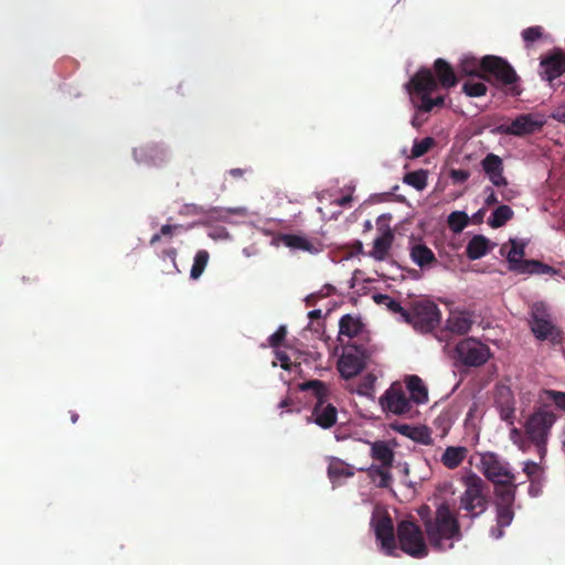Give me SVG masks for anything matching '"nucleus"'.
<instances>
[{
    "mask_svg": "<svg viewBox=\"0 0 565 565\" xmlns=\"http://www.w3.org/2000/svg\"><path fill=\"white\" fill-rule=\"evenodd\" d=\"M553 118L565 121V113L561 114L559 111H557L556 114H553Z\"/></svg>",
    "mask_w": 565,
    "mask_h": 565,
    "instance_id": "obj_61",
    "label": "nucleus"
},
{
    "mask_svg": "<svg viewBox=\"0 0 565 565\" xmlns=\"http://www.w3.org/2000/svg\"><path fill=\"white\" fill-rule=\"evenodd\" d=\"M504 393H500V397L498 399V404L500 406V416L505 422H511L514 417V403L511 398V392L508 388H504Z\"/></svg>",
    "mask_w": 565,
    "mask_h": 565,
    "instance_id": "obj_31",
    "label": "nucleus"
},
{
    "mask_svg": "<svg viewBox=\"0 0 565 565\" xmlns=\"http://www.w3.org/2000/svg\"><path fill=\"white\" fill-rule=\"evenodd\" d=\"M406 388L411 394V401L418 405L428 401V392L423 380L417 375H409L406 379Z\"/></svg>",
    "mask_w": 565,
    "mask_h": 565,
    "instance_id": "obj_20",
    "label": "nucleus"
},
{
    "mask_svg": "<svg viewBox=\"0 0 565 565\" xmlns=\"http://www.w3.org/2000/svg\"><path fill=\"white\" fill-rule=\"evenodd\" d=\"M356 246H359V250H361V249H362V243H361V242H359V241H358V242H356Z\"/></svg>",
    "mask_w": 565,
    "mask_h": 565,
    "instance_id": "obj_64",
    "label": "nucleus"
},
{
    "mask_svg": "<svg viewBox=\"0 0 565 565\" xmlns=\"http://www.w3.org/2000/svg\"><path fill=\"white\" fill-rule=\"evenodd\" d=\"M71 419L73 423H76L77 419H78V415L76 413H73L72 416H71Z\"/></svg>",
    "mask_w": 565,
    "mask_h": 565,
    "instance_id": "obj_63",
    "label": "nucleus"
},
{
    "mask_svg": "<svg viewBox=\"0 0 565 565\" xmlns=\"http://www.w3.org/2000/svg\"><path fill=\"white\" fill-rule=\"evenodd\" d=\"M541 467L535 462H526L524 467V472L527 475L530 479H532L536 473H539Z\"/></svg>",
    "mask_w": 565,
    "mask_h": 565,
    "instance_id": "obj_52",
    "label": "nucleus"
},
{
    "mask_svg": "<svg viewBox=\"0 0 565 565\" xmlns=\"http://www.w3.org/2000/svg\"><path fill=\"white\" fill-rule=\"evenodd\" d=\"M522 39L526 43V46L533 44L539 41L543 36V28L540 25H534L526 28L522 31Z\"/></svg>",
    "mask_w": 565,
    "mask_h": 565,
    "instance_id": "obj_44",
    "label": "nucleus"
},
{
    "mask_svg": "<svg viewBox=\"0 0 565 565\" xmlns=\"http://www.w3.org/2000/svg\"><path fill=\"white\" fill-rule=\"evenodd\" d=\"M484 213H486V210L484 209H480L477 213L473 214V221L476 223L482 222Z\"/></svg>",
    "mask_w": 565,
    "mask_h": 565,
    "instance_id": "obj_56",
    "label": "nucleus"
},
{
    "mask_svg": "<svg viewBox=\"0 0 565 565\" xmlns=\"http://www.w3.org/2000/svg\"><path fill=\"white\" fill-rule=\"evenodd\" d=\"M525 269L522 274H537V275H551L555 273V269L540 260L531 259L524 263Z\"/></svg>",
    "mask_w": 565,
    "mask_h": 565,
    "instance_id": "obj_38",
    "label": "nucleus"
},
{
    "mask_svg": "<svg viewBox=\"0 0 565 565\" xmlns=\"http://www.w3.org/2000/svg\"><path fill=\"white\" fill-rule=\"evenodd\" d=\"M373 299L377 305L386 307L393 313H399L403 319L405 318L406 309H404L401 303L393 299L391 296L384 294H375Z\"/></svg>",
    "mask_w": 565,
    "mask_h": 565,
    "instance_id": "obj_37",
    "label": "nucleus"
},
{
    "mask_svg": "<svg viewBox=\"0 0 565 565\" xmlns=\"http://www.w3.org/2000/svg\"><path fill=\"white\" fill-rule=\"evenodd\" d=\"M376 539L381 542L382 548L390 556L395 555L396 542L394 525L390 515H384L373 522Z\"/></svg>",
    "mask_w": 565,
    "mask_h": 565,
    "instance_id": "obj_16",
    "label": "nucleus"
},
{
    "mask_svg": "<svg viewBox=\"0 0 565 565\" xmlns=\"http://www.w3.org/2000/svg\"><path fill=\"white\" fill-rule=\"evenodd\" d=\"M482 78L493 79L498 86L507 87L512 96L521 95V89L515 85L520 77L511 64L500 56L486 55L482 57Z\"/></svg>",
    "mask_w": 565,
    "mask_h": 565,
    "instance_id": "obj_5",
    "label": "nucleus"
},
{
    "mask_svg": "<svg viewBox=\"0 0 565 565\" xmlns=\"http://www.w3.org/2000/svg\"><path fill=\"white\" fill-rule=\"evenodd\" d=\"M394 235L391 231H386L374 241L371 256L376 260H384L391 249Z\"/></svg>",
    "mask_w": 565,
    "mask_h": 565,
    "instance_id": "obj_27",
    "label": "nucleus"
},
{
    "mask_svg": "<svg viewBox=\"0 0 565 565\" xmlns=\"http://www.w3.org/2000/svg\"><path fill=\"white\" fill-rule=\"evenodd\" d=\"M392 428L403 436L411 438L414 426L407 424L392 425Z\"/></svg>",
    "mask_w": 565,
    "mask_h": 565,
    "instance_id": "obj_51",
    "label": "nucleus"
},
{
    "mask_svg": "<svg viewBox=\"0 0 565 565\" xmlns=\"http://www.w3.org/2000/svg\"><path fill=\"white\" fill-rule=\"evenodd\" d=\"M548 398L555 403V405L565 411V392H558L550 390L546 392Z\"/></svg>",
    "mask_w": 565,
    "mask_h": 565,
    "instance_id": "obj_47",
    "label": "nucleus"
},
{
    "mask_svg": "<svg viewBox=\"0 0 565 565\" xmlns=\"http://www.w3.org/2000/svg\"><path fill=\"white\" fill-rule=\"evenodd\" d=\"M375 381V377H372V376H367L365 382H364V386L366 388H371L372 385H373V382Z\"/></svg>",
    "mask_w": 565,
    "mask_h": 565,
    "instance_id": "obj_60",
    "label": "nucleus"
},
{
    "mask_svg": "<svg viewBox=\"0 0 565 565\" xmlns=\"http://www.w3.org/2000/svg\"><path fill=\"white\" fill-rule=\"evenodd\" d=\"M134 156L139 162L160 166L167 159V151L159 145H147L135 149Z\"/></svg>",
    "mask_w": 565,
    "mask_h": 565,
    "instance_id": "obj_17",
    "label": "nucleus"
},
{
    "mask_svg": "<svg viewBox=\"0 0 565 565\" xmlns=\"http://www.w3.org/2000/svg\"><path fill=\"white\" fill-rule=\"evenodd\" d=\"M435 145V140L431 137H425L420 140H415L412 148V158H419L426 154Z\"/></svg>",
    "mask_w": 565,
    "mask_h": 565,
    "instance_id": "obj_40",
    "label": "nucleus"
},
{
    "mask_svg": "<svg viewBox=\"0 0 565 565\" xmlns=\"http://www.w3.org/2000/svg\"><path fill=\"white\" fill-rule=\"evenodd\" d=\"M164 254L173 260L175 264V257H177V249L175 248H169L164 250Z\"/></svg>",
    "mask_w": 565,
    "mask_h": 565,
    "instance_id": "obj_57",
    "label": "nucleus"
},
{
    "mask_svg": "<svg viewBox=\"0 0 565 565\" xmlns=\"http://www.w3.org/2000/svg\"><path fill=\"white\" fill-rule=\"evenodd\" d=\"M228 173L233 177V178H242L245 173V170L243 169H239V168H235V169H231L228 171Z\"/></svg>",
    "mask_w": 565,
    "mask_h": 565,
    "instance_id": "obj_55",
    "label": "nucleus"
},
{
    "mask_svg": "<svg viewBox=\"0 0 565 565\" xmlns=\"http://www.w3.org/2000/svg\"><path fill=\"white\" fill-rule=\"evenodd\" d=\"M465 487L459 497L458 510L463 511V518L471 521L483 514L489 507V487L487 482L476 473H469L462 478Z\"/></svg>",
    "mask_w": 565,
    "mask_h": 565,
    "instance_id": "obj_3",
    "label": "nucleus"
},
{
    "mask_svg": "<svg viewBox=\"0 0 565 565\" xmlns=\"http://www.w3.org/2000/svg\"><path fill=\"white\" fill-rule=\"evenodd\" d=\"M352 202L351 195H344L341 199L338 200V205L340 206H348Z\"/></svg>",
    "mask_w": 565,
    "mask_h": 565,
    "instance_id": "obj_54",
    "label": "nucleus"
},
{
    "mask_svg": "<svg viewBox=\"0 0 565 565\" xmlns=\"http://www.w3.org/2000/svg\"><path fill=\"white\" fill-rule=\"evenodd\" d=\"M490 248V241L486 236L475 235L466 247V255L471 260L479 259L488 254Z\"/></svg>",
    "mask_w": 565,
    "mask_h": 565,
    "instance_id": "obj_23",
    "label": "nucleus"
},
{
    "mask_svg": "<svg viewBox=\"0 0 565 565\" xmlns=\"http://www.w3.org/2000/svg\"><path fill=\"white\" fill-rule=\"evenodd\" d=\"M484 194H486V198H484L486 206H492L498 203L497 194L492 188H490V186L486 188Z\"/></svg>",
    "mask_w": 565,
    "mask_h": 565,
    "instance_id": "obj_49",
    "label": "nucleus"
},
{
    "mask_svg": "<svg viewBox=\"0 0 565 565\" xmlns=\"http://www.w3.org/2000/svg\"><path fill=\"white\" fill-rule=\"evenodd\" d=\"M308 317L313 320V319H320L321 318V310L320 309H315V310H311L309 313H308Z\"/></svg>",
    "mask_w": 565,
    "mask_h": 565,
    "instance_id": "obj_58",
    "label": "nucleus"
},
{
    "mask_svg": "<svg viewBox=\"0 0 565 565\" xmlns=\"http://www.w3.org/2000/svg\"><path fill=\"white\" fill-rule=\"evenodd\" d=\"M411 439L426 446L433 444L430 430L426 426L414 427Z\"/></svg>",
    "mask_w": 565,
    "mask_h": 565,
    "instance_id": "obj_43",
    "label": "nucleus"
},
{
    "mask_svg": "<svg viewBox=\"0 0 565 565\" xmlns=\"http://www.w3.org/2000/svg\"><path fill=\"white\" fill-rule=\"evenodd\" d=\"M376 352L369 343H349L338 362V370L345 380L353 379L365 367L367 360Z\"/></svg>",
    "mask_w": 565,
    "mask_h": 565,
    "instance_id": "obj_7",
    "label": "nucleus"
},
{
    "mask_svg": "<svg viewBox=\"0 0 565 565\" xmlns=\"http://www.w3.org/2000/svg\"><path fill=\"white\" fill-rule=\"evenodd\" d=\"M428 172L424 169L407 172L403 177V182L417 191H423L427 186Z\"/></svg>",
    "mask_w": 565,
    "mask_h": 565,
    "instance_id": "obj_30",
    "label": "nucleus"
},
{
    "mask_svg": "<svg viewBox=\"0 0 565 565\" xmlns=\"http://www.w3.org/2000/svg\"><path fill=\"white\" fill-rule=\"evenodd\" d=\"M540 66L541 77L553 82L565 73V53L561 49H554L541 58Z\"/></svg>",
    "mask_w": 565,
    "mask_h": 565,
    "instance_id": "obj_15",
    "label": "nucleus"
},
{
    "mask_svg": "<svg viewBox=\"0 0 565 565\" xmlns=\"http://www.w3.org/2000/svg\"><path fill=\"white\" fill-rule=\"evenodd\" d=\"M286 335H287V329L285 326H280L276 332H274L269 338H268V343H269V347L274 348V349H277L279 348L284 340L286 339Z\"/></svg>",
    "mask_w": 565,
    "mask_h": 565,
    "instance_id": "obj_46",
    "label": "nucleus"
},
{
    "mask_svg": "<svg viewBox=\"0 0 565 565\" xmlns=\"http://www.w3.org/2000/svg\"><path fill=\"white\" fill-rule=\"evenodd\" d=\"M354 476V468L339 458H332L328 466V477L333 486H340L341 481Z\"/></svg>",
    "mask_w": 565,
    "mask_h": 565,
    "instance_id": "obj_18",
    "label": "nucleus"
},
{
    "mask_svg": "<svg viewBox=\"0 0 565 565\" xmlns=\"http://www.w3.org/2000/svg\"><path fill=\"white\" fill-rule=\"evenodd\" d=\"M458 83L452 66L437 58L433 68L420 67L405 85L409 99L418 113L428 114L445 105L446 96L435 95L439 87L449 89Z\"/></svg>",
    "mask_w": 565,
    "mask_h": 565,
    "instance_id": "obj_1",
    "label": "nucleus"
},
{
    "mask_svg": "<svg viewBox=\"0 0 565 565\" xmlns=\"http://www.w3.org/2000/svg\"><path fill=\"white\" fill-rule=\"evenodd\" d=\"M380 404L384 412L398 416L413 417L416 413L414 403L406 395V391L401 383H393L380 398Z\"/></svg>",
    "mask_w": 565,
    "mask_h": 565,
    "instance_id": "obj_11",
    "label": "nucleus"
},
{
    "mask_svg": "<svg viewBox=\"0 0 565 565\" xmlns=\"http://www.w3.org/2000/svg\"><path fill=\"white\" fill-rule=\"evenodd\" d=\"M524 257V245L518 243L514 239H511V248L508 253V262L510 264V269L514 270L519 274H522L525 269L524 263L527 260L523 259Z\"/></svg>",
    "mask_w": 565,
    "mask_h": 565,
    "instance_id": "obj_25",
    "label": "nucleus"
},
{
    "mask_svg": "<svg viewBox=\"0 0 565 565\" xmlns=\"http://www.w3.org/2000/svg\"><path fill=\"white\" fill-rule=\"evenodd\" d=\"M468 224V215L462 211H455L448 216L449 228L455 232H461Z\"/></svg>",
    "mask_w": 565,
    "mask_h": 565,
    "instance_id": "obj_39",
    "label": "nucleus"
},
{
    "mask_svg": "<svg viewBox=\"0 0 565 565\" xmlns=\"http://www.w3.org/2000/svg\"><path fill=\"white\" fill-rule=\"evenodd\" d=\"M502 171L503 170H499L492 174H488V177H489L490 181L493 183V185L501 186V185L507 184V179L503 177Z\"/></svg>",
    "mask_w": 565,
    "mask_h": 565,
    "instance_id": "obj_50",
    "label": "nucleus"
},
{
    "mask_svg": "<svg viewBox=\"0 0 565 565\" xmlns=\"http://www.w3.org/2000/svg\"><path fill=\"white\" fill-rule=\"evenodd\" d=\"M424 525L430 545L440 552L452 548L454 544L448 541H460L462 537L458 515L448 503H441L434 518L425 520Z\"/></svg>",
    "mask_w": 565,
    "mask_h": 565,
    "instance_id": "obj_2",
    "label": "nucleus"
},
{
    "mask_svg": "<svg viewBox=\"0 0 565 565\" xmlns=\"http://www.w3.org/2000/svg\"><path fill=\"white\" fill-rule=\"evenodd\" d=\"M472 323L473 321L468 312H451L447 320V328L452 333L465 334L471 329Z\"/></svg>",
    "mask_w": 565,
    "mask_h": 565,
    "instance_id": "obj_21",
    "label": "nucleus"
},
{
    "mask_svg": "<svg viewBox=\"0 0 565 565\" xmlns=\"http://www.w3.org/2000/svg\"><path fill=\"white\" fill-rule=\"evenodd\" d=\"M455 354L461 364L475 367L483 365L491 356L489 347L475 338H466L458 342Z\"/></svg>",
    "mask_w": 565,
    "mask_h": 565,
    "instance_id": "obj_12",
    "label": "nucleus"
},
{
    "mask_svg": "<svg viewBox=\"0 0 565 565\" xmlns=\"http://www.w3.org/2000/svg\"><path fill=\"white\" fill-rule=\"evenodd\" d=\"M481 471L484 477L494 484L514 481V475L509 463L501 460L499 456L492 452L482 456Z\"/></svg>",
    "mask_w": 565,
    "mask_h": 565,
    "instance_id": "obj_14",
    "label": "nucleus"
},
{
    "mask_svg": "<svg viewBox=\"0 0 565 565\" xmlns=\"http://www.w3.org/2000/svg\"><path fill=\"white\" fill-rule=\"evenodd\" d=\"M529 324L537 340L547 341L552 345L563 344L564 331L553 322L552 316L544 303L536 302L532 306Z\"/></svg>",
    "mask_w": 565,
    "mask_h": 565,
    "instance_id": "obj_6",
    "label": "nucleus"
},
{
    "mask_svg": "<svg viewBox=\"0 0 565 565\" xmlns=\"http://www.w3.org/2000/svg\"><path fill=\"white\" fill-rule=\"evenodd\" d=\"M181 227V225H162L160 228V232L157 234H153L150 238V244L156 245L158 242H160L162 236L171 238L173 236V231Z\"/></svg>",
    "mask_w": 565,
    "mask_h": 565,
    "instance_id": "obj_45",
    "label": "nucleus"
},
{
    "mask_svg": "<svg viewBox=\"0 0 565 565\" xmlns=\"http://www.w3.org/2000/svg\"><path fill=\"white\" fill-rule=\"evenodd\" d=\"M512 505L513 504H497V522L500 527L498 534L494 535L497 539L502 536V527L509 526L513 520L514 512Z\"/></svg>",
    "mask_w": 565,
    "mask_h": 565,
    "instance_id": "obj_32",
    "label": "nucleus"
},
{
    "mask_svg": "<svg viewBox=\"0 0 565 565\" xmlns=\"http://www.w3.org/2000/svg\"><path fill=\"white\" fill-rule=\"evenodd\" d=\"M276 355L281 363V367L285 370H290L289 356L285 352H277Z\"/></svg>",
    "mask_w": 565,
    "mask_h": 565,
    "instance_id": "obj_53",
    "label": "nucleus"
},
{
    "mask_svg": "<svg viewBox=\"0 0 565 565\" xmlns=\"http://www.w3.org/2000/svg\"><path fill=\"white\" fill-rule=\"evenodd\" d=\"M459 71L463 75L482 78V58L479 61L473 56H465L460 62Z\"/></svg>",
    "mask_w": 565,
    "mask_h": 565,
    "instance_id": "obj_33",
    "label": "nucleus"
},
{
    "mask_svg": "<svg viewBox=\"0 0 565 565\" xmlns=\"http://www.w3.org/2000/svg\"><path fill=\"white\" fill-rule=\"evenodd\" d=\"M495 495L499 498L498 504H513L515 499V484L513 482L497 483Z\"/></svg>",
    "mask_w": 565,
    "mask_h": 565,
    "instance_id": "obj_34",
    "label": "nucleus"
},
{
    "mask_svg": "<svg viewBox=\"0 0 565 565\" xmlns=\"http://www.w3.org/2000/svg\"><path fill=\"white\" fill-rule=\"evenodd\" d=\"M449 177L454 183H462L469 179L470 173L468 170L451 169L449 172Z\"/></svg>",
    "mask_w": 565,
    "mask_h": 565,
    "instance_id": "obj_48",
    "label": "nucleus"
},
{
    "mask_svg": "<svg viewBox=\"0 0 565 565\" xmlns=\"http://www.w3.org/2000/svg\"><path fill=\"white\" fill-rule=\"evenodd\" d=\"M555 422L556 416L553 412L540 408L525 422V435L539 449H544Z\"/></svg>",
    "mask_w": 565,
    "mask_h": 565,
    "instance_id": "obj_10",
    "label": "nucleus"
},
{
    "mask_svg": "<svg viewBox=\"0 0 565 565\" xmlns=\"http://www.w3.org/2000/svg\"><path fill=\"white\" fill-rule=\"evenodd\" d=\"M392 467H386V466H371L366 471H367V475L371 479H375L376 477L380 478V481H379V487L380 488H388L393 478H392V475L390 472V469Z\"/></svg>",
    "mask_w": 565,
    "mask_h": 565,
    "instance_id": "obj_35",
    "label": "nucleus"
},
{
    "mask_svg": "<svg viewBox=\"0 0 565 565\" xmlns=\"http://www.w3.org/2000/svg\"><path fill=\"white\" fill-rule=\"evenodd\" d=\"M462 90L470 97H480L486 95L487 86L482 82L467 81L462 86Z\"/></svg>",
    "mask_w": 565,
    "mask_h": 565,
    "instance_id": "obj_42",
    "label": "nucleus"
},
{
    "mask_svg": "<svg viewBox=\"0 0 565 565\" xmlns=\"http://www.w3.org/2000/svg\"><path fill=\"white\" fill-rule=\"evenodd\" d=\"M397 537L401 550L409 556L422 558L428 555L423 531L415 522L408 520L399 522Z\"/></svg>",
    "mask_w": 565,
    "mask_h": 565,
    "instance_id": "obj_9",
    "label": "nucleus"
},
{
    "mask_svg": "<svg viewBox=\"0 0 565 565\" xmlns=\"http://www.w3.org/2000/svg\"><path fill=\"white\" fill-rule=\"evenodd\" d=\"M513 215V210L509 205H500L493 211L491 217H489L488 224L492 228H499L510 221Z\"/></svg>",
    "mask_w": 565,
    "mask_h": 565,
    "instance_id": "obj_29",
    "label": "nucleus"
},
{
    "mask_svg": "<svg viewBox=\"0 0 565 565\" xmlns=\"http://www.w3.org/2000/svg\"><path fill=\"white\" fill-rule=\"evenodd\" d=\"M302 392H311L316 398L310 419L323 429L333 427L338 418L337 407L329 402V386L320 380H310L299 384Z\"/></svg>",
    "mask_w": 565,
    "mask_h": 565,
    "instance_id": "obj_4",
    "label": "nucleus"
},
{
    "mask_svg": "<svg viewBox=\"0 0 565 565\" xmlns=\"http://www.w3.org/2000/svg\"><path fill=\"white\" fill-rule=\"evenodd\" d=\"M364 324L359 318L351 315H344L339 321V339L342 335L349 337L350 339L355 338L362 333Z\"/></svg>",
    "mask_w": 565,
    "mask_h": 565,
    "instance_id": "obj_22",
    "label": "nucleus"
},
{
    "mask_svg": "<svg viewBox=\"0 0 565 565\" xmlns=\"http://www.w3.org/2000/svg\"><path fill=\"white\" fill-rule=\"evenodd\" d=\"M412 125H413L414 127H419V126H420V124L418 122V119H417L416 117H414V118H413V120H412Z\"/></svg>",
    "mask_w": 565,
    "mask_h": 565,
    "instance_id": "obj_62",
    "label": "nucleus"
},
{
    "mask_svg": "<svg viewBox=\"0 0 565 565\" xmlns=\"http://www.w3.org/2000/svg\"><path fill=\"white\" fill-rule=\"evenodd\" d=\"M545 120L534 114H521L510 124H501L495 127V132L507 136L524 137L540 131Z\"/></svg>",
    "mask_w": 565,
    "mask_h": 565,
    "instance_id": "obj_13",
    "label": "nucleus"
},
{
    "mask_svg": "<svg viewBox=\"0 0 565 565\" xmlns=\"http://www.w3.org/2000/svg\"><path fill=\"white\" fill-rule=\"evenodd\" d=\"M487 174H492L499 170H503L502 160L499 156L489 153L481 162Z\"/></svg>",
    "mask_w": 565,
    "mask_h": 565,
    "instance_id": "obj_41",
    "label": "nucleus"
},
{
    "mask_svg": "<svg viewBox=\"0 0 565 565\" xmlns=\"http://www.w3.org/2000/svg\"><path fill=\"white\" fill-rule=\"evenodd\" d=\"M292 404V401L290 398H284L279 404H278V407L279 408H287L289 407L290 405Z\"/></svg>",
    "mask_w": 565,
    "mask_h": 565,
    "instance_id": "obj_59",
    "label": "nucleus"
},
{
    "mask_svg": "<svg viewBox=\"0 0 565 565\" xmlns=\"http://www.w3.org/2000/svg\"><path fill=\"white\" fill-rule=\"evenodd\" d=\"M409 255L412 260L420 268H429L438 262L434 252L423 243L414 244L411 247Z\"/></svg>",
    "mask_w": 565,
    "mask_h": 565,
    "instance_id": "obj_19",
    "label": "nucleus"
},
{
    "mask_svg": "<svg viewBox=\"0 0 565 565\" xmlns=\"http://www.w3.org/2000/svg\"><path fill=\"white\" fill-rule=\"evenodd\" d=\"M440 317V310L435 302L420 300L414 302L411 309L406 310L404 321L411 323L414 329L426 333L439 326Z\"/></svg>",
    "mask_w": 565,
    "mask_h": 565,
    "instance_id": "obj_8",
    "label": "nucleus"
},
{
    "mask_svg": "<svg viewBox=\"0 0 565 565\" xmlns=\"http://www.w3.org/2000/svg\"><path fill=\"white\" fill-rule=\"evenodd\" d=\"M279 241L291 249H300L303 252L316 253L318 249L315 245L305 236L297 234H281Z\"/></svg>",
    "mask_w": 565,
    "mask_h": 565,
    "instance_id": "obj_24",
    "label": "nucleus"
},
{
    "mask_svg": "<svg viewBox=\"0 0 565 565\" xmlns=\"http://www.w3.org/2000/svg\"><path fill=\"white\" fill-rule=\"evenodd\" d=\"M467 455L465 447L449 446L445 449L441 456V463L448 469H456L461 465Z\"/></svg>",
    "mask_w": 565,
    "mask_h": 565,
    "instance_id": "obj_26",
    "label": "nucleus"
},
{
    "mask_svg": "<svg viewBox=\"0 0 565 565\" xmlns=\"http://www.w3.org/2000/svg\"><path fill=\"white\" fill-rule=\"evenodd\" d=\"M371 457L386 467H392L394 461V451L385 441H375L371 448Z\"/></svg>",
    "mask_w": 565,
    "mask_h": 565,
    "instance_id": "obj_28",
    "label": "nucleus"
},
{
    "mask_svg": "<svg viewBox=\"0 0 565 565\" xmlns=\"http://www.w3.org/2000/svg\"><path fill=\"white\" fill-rule=\"evenodd\" d=\"M209 259H210V254L207 250L200 249L196 252L194 259H193V265H192L191 271H190V277L192 279L196 280L202 276V274L209 263Z\"/></svg>",
    "mask_w": 565,
    "mask_h": 565,
    "instance_id": "obj_36",
    "label": "nucleus"
}]
</instances>
